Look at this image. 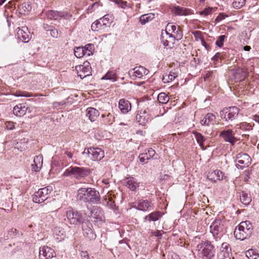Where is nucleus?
Returning a JSON list of instances; mask_svg holds the SVG:
<instances>
[{
    "instance_id": "nucleus-1",
    "label": "nucleus",
    "mask_w": 259,
    "mask_h": 259,
    "mask_svg": "<svg viewBox=\"0 0 259 259\" xmlns=\"http://www.w3.org/2000/svg\"><path fill=\"white\" fill-rule=\"evenodd\" d=\"M76 198L79 201L91 204H99L101 203L100 193L94 188H79L77 191Z\"/></svg>"
},
{
    "instance_id": "nucleus-2",
    "label": "nucleus",
    "mask_w": 259,
    "mask_h": 259,
    "mask_svg": "<svg viewBox=\"0 0 259 259\" xmlns=\"http://www.w3.org/2000/svg\"><path fill=\"white\" fill-rule=\"evenodd\" d=\"M253 231V226L250 222L246 221H243L236 227L234 234L235 237L240 240H244L249 238Z\"/></svg>"
},
{
    "instance_id": "nucleus-3",
    "label": "nucleus",
    "mask_w": 259,
    "mask_h": 259,
    "mask_svg": "<svg viewBox=\"0 0 259 259\" xmlns=\"http://www.w3.org/2000/svg\"><path fill=\"white\" fill-rule=\"evenodd\" d=\"M91 173V169L84 167L70 166L64 172V177L73 176L77 179L85 177Z\"/></svg>"
},
{
    "instance_id": "nucleus-4",
    "label": "nucleus",
    "mask_w": 259,
    "mask_h": 259,
    "mask_svg": "<svg viewBox=\"0 0 259 259\" xmlns=\"http://www.w3.org/2000/svg\"><path fill=\"white\" fill-rule=\"evenodd\" d=\"M65 216L66 218L64 221L70 225H77L83 223V218L82 214L71 207H69L65 211Z\"/></svg>"
},
{
    "instance_id": "nucleus-5",
    "label": "nucleus",
    "mask_w": 259,
    "mask_h": 259,
    "mask_svg": "<svg viewBox=\"0 0 259 259\" xmlns=\"http://www.w3.org/2000/svg\"><path fill=\"white\" fill-rule=\"evenodd\" d=\"M82 154H86L89 158L93 161H99L104 157V151L97 147L85 148Z\"/></svg>"
},
{
    "instance_id": "nucleus-6",
    "label": "nucleus",
    "mask_w": 259,
    "mask_h": 259,
    "mask_svg": "<svg viewBox=\"0 0 259 259\" xmlns=\"http://www.w3.org/2000/svg\"><path fill=\"white\" fill-rule=\"evenodd\" d=\"M240 109L236 107H230L221 111L220 115L226 121H233L238 117Z\"/></svg>"
},
{
    "instance_id": "nucleus-7",
    "label": "nucleus",
    "mask_w": 259,
    "mask_h": 259,
    "mask_svg": "<svg viewBox=\"0 0 259 259\" xmlns=\"http://www.w3.org/2000/svg\"><path fill=\"white\" fill-rule=\"evenodd\" d=\"M198 248H202V256L203 259H211L214 255V250L213 246L210 242L207 241L199 244Z\"/></svg>"
},
{
    "instance_id": "nucleus-8",
    "label": "nucleus",
    "mask_w": 259,
    "mask_h": 259,
    "mask_svg": "<svg viewBox=\"0 0 259 259\" xmlns=\"http://www.w3.org/2000/svg\"><path fill=\"white\" fill-rule=\"evenodd\" d=\"M52 189L51 187L39 189L32 196V200L35 203H40L44 202L48 198V194L51 193Z\"/></svg>"
},
{
    "instance_id": "nucleus-9",
    "label": "nucleus",
    "mask_w": 259,
    "mask_h": 259,
    "mask_svg": "<svg viewBox=\"0 0 259 259\" xmlns=\"http://www.w3.org/2000/svg\"><path fill=\"white\" fill-rule=\"evenodd\" d=\"M166 29H168L169 31H171V32L174 33V34H170L166 31V34L169 35V37L171 38L172 40H179L182 38L183 36V31L180 26L169 23L166 26Z\"/></svg>"
},
{
    "instance_id": "nucleus-10",
    "label": "nucleus",
    "mask_w": 259,
    "mask_h": 259,
    "mask_svg": "<svg viewBox=\"0 0 259 259\" xmlns=\"http://www.w3.org/2000/svg\"><path fill=\"white\" fill-rule=\"evenodd\" d=\"M234 133L231 129L223 130L220 134V137L231 145H234L238 139L234 136Z\"/></svg>"
},
{
    "instance_id": "nucleus-11",
    "label": "nucleus",
    "mask_w": 259,
    "mask_h": 259,
    "mask_svg": "<svg viewBox=\"0 0 259 259\" xmlns=\"http://www.w3.org/2000/svg\"><path fill=\"white\" fill-rule=\"evenodd\" d=\"M92 224L89 222H83L82 224L83 236L90 240H95L97 237L96 234L92 229Z\"/></svg>"
},
{
    "instance_id": "nucleus-12",
    "label": "nucleus",
    "mask_w": 259,
    "mask_h": 259,
    "mask_svg": "<svg viewBox=\"0 0 259 259\" xmlns=\"http://www.w3.org/2000/svg\"><path fill=\"white\" fill-rule=\"evenodd\" d=\"M39 257L40 259H49L56 255L54 249L48 246H42L39 248Z\"/></svg>"
},
{
    "instance_id": "nucleus-13",
    "label": "nucleus",
    "mask_w": 259,
    "mask_h": 259,
    "mask_svg": "<svg viewBox=\"0 0 259 259\" xmlns=\"http://www.w3.org/2000/svg\"><path fill=\"white\" fill-rule=\"evenodd\" d=\"M17 35L19 39L23 42H28L31 38L30 33L27 27H22V28H18Z\"/></svg>"
},
{
    "instance_id": "nucleus-14",
    "label": "nucleus",
    "mask_w": 259,
    "mask_h": 259,
    "mask_svg": "<svg viewBox=\"0 0 259 259\" xmlns=\"http://www.w3.org/2000/svg\"><path fill=\"white\" fill-rule=\"evenodd\" d=\"M223 225L220 219H215L210 226V232L214 237L217 236L223 230Z\"/></svg>"
},
{
    "instance_id": "nucleus-15",
    "label": "nucleus",
    "mask_w": 259,
    "mask_h": 259,
    "mask_svg": "<svg viewBox=\"0 0 259 259\" xmlns=\"http://www.w3.org/2000/svg\"><path fill=\"white\" fill-rule=\"evenodd\" d=\"M149 71L145 67L142 66L136 67L133 70H131L128 72L130 76L132 74L133 79H135V77L141 78L143 75L148 74Z\"/></svg>"
},
{
    "instance_id": "nucleus-16",
    "label": "nucleus",
    "mask_w": 259,
    "mask_h": 259,
    "mask_svg": "<svg viewBox=\"0 0 259 259\" xmlns=\"http://www.w3.org/2000/svg\"><path fill=\"white\" fill-rule=\"evenodd\" d=\"M221 249V252L220 254V259H231L232 256L231 248L228 243H223Z\"/></svg>"
},
{
    "instance_id": "nucleus-17",
    "label": "nucleus",
    "mask_w": 259,
    "mask_h": 259,
    "mask_svg": "<svg viewBox=\"0 0 259 259\" xmlns=\"http://www.w3.org/2000/svg\"><path fill=\"white\" fill-rule=\"evenodd\" d=\"M238 163L236 164L238 168L243 169L248 166L250 164V157L246 153L242 154L240 157H237Z\"/></svg>"
},
{
    "instance_id": "nucleus-18",
    "label": "nucleus",
    "mask_w": 259,
    "mask_h": 259,
    "mask_svg": "<svg viewBox=\"0 0 259 259\" xmlns=\"http://www.w3.org/2000/svg\"><path fill=\"white\" fill-rule=\"evenodd\" d=\"M152 201L151 200L141 199L137 202V209L142 211H150L152 209Z\"/></svg>"
},
{
    "instance_id": "nucleus-19",
    "label": "nucleus",
    "mask_w": 259,
    "mask_h": 259,
    "mask_svg": "<svg viewBox=\"0 0 259 259\" xmlns=\"http://www.w3.org/2000/svg\"><path fill=\"white\" fill-rule=\"evenodd\" d=\"M68 13L65 12H59L54 10H50L47 12L46 15L47 18L50 20H56L59 17H67Z\"/></svg>"
},
{
    "instance_id": "nucleus-20",
    "label": "nucleus",
    "mask_w": 259,
    "mask_h": 259,
    "mask_svg": "<svg viewBox=\"0 0 259 259\" xmlns=\"http://www.w3.org/2000/svg\"><path fill=\"white\" fill-rule=\"evenodd\" d=\"M28 107L24 104H19L13 108V113L17 116H22L26 114Z\"/></svg>"
},
{
    "instance_id": "nucleus-21",
    "label": "nucleus",
    "mask_w": 259,
    "mask_h": 259,
    "mask_svg": "<svg viewBox=\"0 0 259 259\" xmlns=\"http://www.w3.org/2000/svg\"><path fill=\"white\" fill-rule=\"evenodd\" d=\"M125 186L133 191L139 188L140 183L134 177H129L126 179Z\"/></svg>"
},
{
    "instance_id": "nucleus-22",
    "label": "nucleus",
    "mask_w": 259,
    "mask_h": 259,
    "mask_svg": "<svg viewBox=\"0 0 259 259\" xmlns=\"http://www.w3.org/2000/svg\"><path fill=\"white\" fill-rule=\"evenodd\" d=\"M172 12L177 16H186L190 14V10L184 7L176 6L171 9Z\"/></svg>"
},
{
    "instance_id": "nucleus-23",
    "label": "nucleus",
    "mask_w": 259,
    "mask_h": 259,
    "mask_svg": "<svg viewBox=\"0 0 259 259\" xmlns=\"http://www.w3.org/2000/svg\"><path fill=\"white\" fill-rule=\"evenodd\" d=\"M118 107L121 112L123 113H126L131 109V103L128 101L124 99L119 100Z\"/></svg>"
},
{
    "instance_id": "nucleus-24",
    "label": "nucleus",
    "mask_w": 259,
    "mask_h": 259,
    "mask_svg": "<svg viewBox=\"0 0 259 259\" xmlns=\"http://www.w3.org/2000/svg\"><path fill=\"white\" fill-rule=\"evenodd\" d=\"M18 9L20 14L27 15L32 9L31 4L30 2H24L18 6Z\"/></svg>"
},
{
    "instance_id": "nucleus-25",
    "label": "nucleus",
    "mask_w": 259,
    "mask_h": 259,
    "mask_svg": "<svg viewBox=\"0 0 259 259\" xmlns=\"http://www.w3.org/2000/svg\"><path fill=\"white\" fill-rule=\"evenodd\" d=\"M215 121V115L212 113H208L201 120L200 123L202 125H209V124H213Z\"/></svg>"
},
{
    "instance_id": "nucleus-26",
    "label": "nucleus",
    "mask_w": 259,
    "mask_h": 259,
    "mask_svg": "<svg viewBox=\"0 0 259 259\" xmlns=\"http://www.w3.org/2000/svg\"><path fill=\"white\" fill-rule=\"evenodd\" d=\"M162 214L159 211L152 212L144 217L145 221H147L149 222H155L159 220L162 217Z\"/></svg>"
},
{
    "instance_id": "nucleus-27",
    "label": "nucleus",
    "mask_w": 259,
    "mask_h": 259,
    "mask_svg": "<svg viewBox=\"0 0 259 259\" xmlns=\"http://www.w3.org/2000/svg\"><path fill=\"white\" fill-rule=\"evenodd\" d=\"M87 115L89 117L91 121H94L100 115L99 111L96 109L90 107L87 110Z\"/></svg>"
},
{
    "instance_id": "nucleus-28",
    "label": "nucleus",
    "mask_w": 259,
    "mask_h": 259,
    "mask_svg": "<svg viewBox=\"0 0 259 259\" xmlns=\"http://www.w3.org/2000/svg\"><path fill=\"white\" fill-rule=\"evenodd\" d=\"M241 202L244 205H248L251 201L250 194L245 191H242L240 194Z\"/></svg>"
},
{
    "instance_id": "nucleus-29",
    "label": "nucleus",
    "mask_w": 259,
    "mask_h": 259,
    "mask_svg": "<svg viewBox=\"0 0 259 259\" xmlns=\"http://www.w3.org/2000/svg\"><path fill=\"white\" fill-rule=\"evenodd\" d=\"M101 117L103 118L102 122L105 125H111L114 121V116L110 113H108L107 114H103Z\"/></svg>"
},
{
    "instance_id": "nucleus-30",
    "label": "nucleus",
    "mask_w": 259,
    "mask_h": 259,
    "mask_svg": "<svg viewBox=\"0 0 259 259\" xmlns=\"http://www.w3.org/2000/svg\"><path fill=\"white\" fill-rule=\"evenodd\" d=\"M79 68L80 71H81V72L83 73V74L78 73V76L81 78H83L90 75L91 67L88 64L84 66H79Z\"/></svg>"
},
{
    "instance_id": "nucleus-31",
    "label": "nucleus",
    "mask_w": 259,
    "mask_h": 259,
    "mask_svg": "<svg viewBox=\"0 0 259 259\" xmlns=\"http://www.w3.org/2000/svg\"><path fill=\"white\" fill-rule=\"evenodd\" d=\"M93 217L98 220H102L103 216V210L101 208L95 206L91 211Z\"/></svg>"
},
{
    "instance_id": "nucleus-32",
    "label": "nucleus",
    "mask_w": 259,
    "mask_h": 259,
    "mask_svg": "<svg viewBox=\"0 0 259 259\" xmlns=\"http://www.w3.org/2000/svg\"><path fill=\"white\" fill-rule=\"evenodd\" d=\"M193 134L195 136V138L196 139L197 143L199 144L200 147L202 150H205L204 146V142L205 141L206 138L200 133L197 132H194Z\"/></svg>"
},
{
    "instance_id": "nucleus-33",
    "label": "nucleus",
    "mask_w": 259,
    "mask_h": 259,
    "mask_svg": "<svg viewBox=\"0 0 259 259\" xmlns=\"http://www.w3.org/2000/svg\"><path fill=\"white\" fill-rule=\"evenodd\" d=\"M154 18V14L153 13L147 14L142 15L140 17V22L142 25L145 24L147 22L153 20Z\"/></svg>"
},
{
    "instance_id": "nucleus-34",
    "label": "nucleus",
    "mask_w": 259,
    "mask_h": 259,
    "mask_svg": "<svg viewBox=\"0 0 259 259\" xmlns=\"http://www.w3.org/2000/svg\"><path fill=\"white\" fill-rule=\"evenodd\" d=\"M246 256L249 259H258L259 254L253 249H250L246 251Z\"/></svg>"
},
{
    "instance_id": "nucleus-35",
    "label": "nucleus",
    "mask_w": 259,
    "mask_h": 259,
    "mask_svg": "<svg viewBox=\"0 0 259 259\" xmlns=\"http://www.w3.org/2000/svg\"><path fill=\"white\" fill-rule=\"evenodd\" d=\"M102 79H107L114 82L117 80L116 73L113 71H108L102 77Z\"/></svg>"
},
{
    "instance_id": "nucleus-36",
    "label": "nucleus",
    "mask_w": 259,
    "mask_h": 259,
    "mask_svg": "<svg viewBox=\"0 0 259 259\" xmlns=\"http://www.w3.org/2000/svg\"><path fill=\"white\" fill-rule=\"evenodd\" d=\"M169 97L165 93L162 92L159 94L157 100L161 104H166L169 101Z\"/></svg>"
},
{
    "instance_id": "nucleus-37",
    "label": "nucleus",
    "mask_w": 259,
    "mask_h": 259,
    "mask_svg": "<svg viewBox=\"0 0 259 259\" xmlns=\"http://www.w3.org/2000/svg\"><path fill=\"white\" fill-rule=\"evenodd\" d=\"M74 54L78 58H81L85 55L83 47H75L74 49Z\"/></svg>"
},
{
    "instance_id": "nucleus-38",
    "label": "nucleus",
    "mask_w": 259,
    "mask_h": 259,
    "mask_svg": "<svg viewBox=\"0 0 259 259\" xmlns=\"http://www.w3.org/2000/svg\"><path fill=\"white\" fill-rule=\"evenodd\" d=\"M237 126H238V128L244 131H250L252 129V126L246 122H241L239 124H237Z\"/></svg>"
},
{
    "instance_id": "nucleus-39",
    "label": "nucleus",
    "mask_w": 259,
    "mask_h": 259,
    "mask_svg": "<svg viewBox=\"0 0 259 259\" xmlns=\"http://www.w3.org/2000/svg\"><path fill=\"white\" fill-rule=\"evenodd\" d=\"M42 160L43 158L41 155L36 156L34 157L33 164H36V167H37L36 169H38V168H41L42 165Z\"/></svg>"
},
{
    "instance_id": "nucleus-40",
    "label": "nucleus",
    "mask_w": 259,
    "mask_h": 259,
    "mask_svg": "<svg viewBox=\"0 0 259 259\" xmlns=\"http://www.w3.org/2000/svg\"><path fill=\"white\" fill-rule=\"evenodd\" d=\"M246 0H234L233 7L235 9H240L244 6Z\"/></svg>"
},
{
    "instance_id": "nucleus-41",
    "label": "nucleus",
    "mask_w": 259,
    "mask_h": 259,
    "mask_svg": "<svg viewBox=\"0 0 259 259\" xmlns=\"http://www.w3.org/2000/svg\"><path fill=\"white\" fill-rule=\"evenodd\" d=\"M103 24L100 20H97L94 22L91 25V29L93 31H96L98 29H102Z\"/></svg>"
},
{
    "instance_id": "nucleus-42",
    "label": "nucleus",
    "mask_w": 259,
    "mask_h": 259,
    "mask_svg": "<svg viewBox=\"0 0 259 259\" xmlns=\"http://www.w3.org/2000/svg\"><path fill=\"white\" fill-rule=\"evenodd\" d=\"M226 38V36L222 35L219 36L215 42V45L220 48H222L224 45L225 39Z\"/></svg>"
},
{
    "instance_id": "nucleus-43",
    "label": "nucleus",
    "mask_w": 259,
    "mask_h": 259,
    "mask_svg": "<svg viewBox=\"0 0 259 259\" xmlns=\"http://www.w3.org/2000/svg\"><path fill=\"white\" fill-rule=\"evenodd\" d=\"M84 53H87V52L88 51V56H90L91 55L93 54V51L94 50V46L92 44H88L86 45L84 47H83Z\"/></svg>"
},
{
    "instance_id": "nucleus-44",
    "label": "nucleus",
    "mask_w": 259,
    "mask_h": 259,
    "mask_svg": "<svg viewBox=\"0 0 259 259\" xmlns=\"http://www.w3.org/2000/svg\"><path fill=\"white\" fill-rule=\"evenodd\" d=\"M15 96L17 97H32V94L25 91H18L16 92Z\"/></svg>"
},
{
    "instance_id": "nucleus-45",
    "label": "nucleus",
    "mask_w": 259,
    "mask_h": 259,
    "mask_svg": "<svg viewBox=\"0 0 259 259\" xmlns=\"http://www.w3.org/2000/svg\"><path fill=\"white\" fill-rule=\"evenodd\" d=\"M99 20L102 23L103 25L105 26H106L107 25H108L110 23L109 22L110 20H109V18H108V15H105L102 18H100Z\"/></svg>"
},
{
    "instance_id": "nucleus-46",
    "label": "nucleus",
    "mask_w": 259,
    "mask_h": 259,
    "mask_svg": "<svg viewBox=\"0 0 259 259\" xmlns=\"http://www.w3.org/2000/svg\"><path fill=\"white\" fill-rule=\"evenodd\" d=\"M236 73L237 74H241V76L240 77V80H243L246 77V72L242 68H238L237 70Z\"/></svg>"
},
{
    "instance_id": "nucleus-47",
    "label": "nucleus",
    "mask_w": 259,
    "mask_h": 259,
    "mask_svg": "<svg viewBox=\"0 0 259 259\" xmlns=\"http://www.w3.org/2000/svg\"><path fill=\"white\" fill-rule=\"evenodd\" d=\"M113 2L121 8L124 9L127 6V2L122 0H113Z\"/></svg>"
},
{
    "instance_id": "nucleus-48",
    "label": "nucleus",
    "mask_w": 259,
    "mask_h": 259,
    "mask_svg": "<svg viewBox=\"0 0 259 259\" xmlns=\"http://www.w3.org/2000/svg\"><path fill=\"white\" fill-rule=\"evenodd\" d=\"M139 158L140 159V161L142 163H146L147 162L146 160H149V157L147 156V154L145 153L140 154L139 156Z\"/></svg>"
},
{
    "instance_id": "nucleus-49",
    "label": "nucleus",
    "mask_w": 259,
    "mask_h": 259,
    "mask_svg": "<svg viewBox=\"0 0 259 259\" xmlns=\"http://www.w3.org/2000/svg\"><path fill=\"white\" fill-rule=\"evenodd\" d=\"M213 175L216 176L218 180H221L223 179V172L220 170H215L213 172Z\"/></svg>"
},
{
    "instance_id": "nucleus-50",
    "label": "nucleus",
    "mask_w": 259,
    "mask_h": 259,
    "mask_svg": "<svg viewBox=\"0 0 259 259\" xmlns=\"http://www.w3.org/2000/svg\"><path fill=\"white\" fill-rule=\"evenodd\" d=\"M50 34L51 35L54 37V38H57L59 36L58 31V29L55 28L54 26L50 30Z\"/></svg>"
},
{
    "instance_id": "nucleus-51",
    "label": "nucleus",
    "mask_w": 259,
    "mask_h": 259,
    "mask_svg": "<svg viewBox=\"0 0 259 259\" xmlns=\"http://www.w3.org/2000/svg\"><path fill=\"white\" fill-rule=\"evenodd\" d=\"M5 125L6 127L9 130H13L15 128V123L13 121H7Z\"/></svg>"
},
{
    "instance_id": "nucleus-52",
    "label": "nucleus",
    "mask_w": 259,
    "mask_h": 259,
    "mask_svg": "<svg viewBox=\"0 0 259 259\" xmlns=\"http://www.w3.org/2000/svg\"><path fill=\"white\" fill-rule=\"evenodd\" d=\"M222 56L221 55V53H217L212 58V60L213 61V63L216 64V63L218 61L219 59H221Z\"/></svg>"
},
{
    "instance_id": "nucleus-53",
    "label": "nucleus",
    "mask_w": 259,
    "mask_h": 259,
    "mask_svg": "<svg viewBox=\"0 0 259 259\" xmlns=\"http://www.w3.org/2000/svg\"><path fill=\"white\" fill-rule=\"evenodd\" d=\"M100 6H101L100 4V2H96L94 3H93L92 5H91L89 8V10H94L95 8H98Z\"/></svg>"
},
{
    "instance_id": "nucleus-54",
    "label": "nucleus",
    "mask_w": 259,
    "mask_h": 259,
    "mask_svg": "<svg viewBox=\"0 0 259 259\" xmlns=\"http://www.w3.org/2000/svg\"><path fill=\"white\" fill-rule=\"evenodd\" d=\"M107 199L106 198L104 199L105 202H106V204L113 208L115 205L114 202L111 199H109L108 201H107Z\"/></svg>"
},
{
    "instance_id": "nucleus-55",
    "label": "nucleus",
    "mask_w": 259,
    "mask_h": 259,
    "mask_svg": "<svg viewBox=\"0 0 259 259\" xmlns=\"http://www.w3.org/2000/svg\"><path fill=\"white\" fill-rule=\"evenodd\" d=\"M145 154H147V156L149 157V159H150L154 156L155 154V151L152 148H150L148 150V152Z\"/></svg>"
},
{
    "instance_id": "nucleus-56",
    "label": "nucleus",
    "mask_w": 259,
    "mask_h": 259,
    "mask_svg": "<svg viewBox=\"0 0 259 259\" xmlns=\"http://www.w3.org/2000/svg\"><path fill=\"white\" fill-rule=\"evenodd\" d=\"M212 11V8H205L203 11L200 12V15H204L205 16L208 15Z\"/></svg>"
},
{
    "instance_id": "nucleus-57",
    "label": "nucleus",
    "mask_w": 259,
    "mask_h": 259,
    "mask_svg": "<svg viewBox=\"0 0 259 259\" xmlns=\"http://www.w3.org/2000/svg\"><path fill=\"white\" fill-rule=\"evenodd\" d=\"M227 16V15H225L223 13H221L217 17L215 21L217 22H220L224 19Z\"/></svg>"
},
{
    "instance_id": "nucleus-58",
    "label": "nucleus",
    "mask_w": 259,
    "mask_h": 259,
    "mask_svg": "<svg viewBox=\"0 0 259 259\" xmlns=\"http://www.w3.org/2000/svg\"><path fill=\"white\" fill-rule=\"evenodd\" d=\"M80 255L82 259H90L89 255L87 251H81Z\"/></svg>"
},
{
    "instance_id": "nucleus-59",
    "label": "nucleus",
    "mask_w": 259,
    "mask_h": 259,
    "mask_svg": "<svg viewBox=\"0 0 259 259\" xmlns=\"http://www.w3.org/2000/svg\"><path fill=\"white\" fill-rule=\"evenodd\" d=\"M151 233L153 235H154L156 237H161L162 236V234L161 233L160 231L159 230L152 231Z\"/></svg>"
},
{
    "instance_id": "nucleus-60",
    "label": "nucleus",
    "mask_w": 259,
    "mask_h": 259,
    "mask_svg": "<svg viewBox=\"0 0 259 259\" xmlns=\"http://www.w3.org/2000/svg\"><path fill=\"white\" fill-rule=\"evenodd\" d=\"M53 26L49 25L47 24H44L43 25L44 29L47 31H50L51 28H52Z\"/></svg>"
},
{
    "instance_id": "nucleus-61",
    "label": "nucleus",
    "mask_w": 259,
    "mask_h": 259,
    "mask_svg": "<svg viewBox=\"0 0 259 259\" xmlns=\"http://www.w3.org/2000/svg\"><path fill=\"white\" fill-rule=\"evenodd\" d=\"M176 77H177V75H176L175 73H171V72H170L168 76V78L169 79V80L168 81H169V80L172 81L173 80L175 79V78Z\"/></svg>"
},
{
    "instance_id": "nucleus-62",
    "label": "nucleus",
    "mask_w": 259,
    "mask_h": 259,
    "mask_svg": "<svg viewBox=\"0 0 259 259\" xmlns=\"http://www.w3.org/2000/svg\"><path fill=\"white\" fill-rule=\"evenodd\" d=\"M201 40L202 46H203L206 49L208 50L209 46L207 44L203 37L201 38Z\"/></svg>"
},
{
    "instance_id": "nucleus-63",
    "label": "nucleus",
    "mask_w": 259,
    "mask_h": 259,
    "mask_svg": "<svg viewBox=\"0 0 259 259\" xmlns=\"http://www.w3.org/2000/svg\"><path fill=\"white\" fill-rule=\"evenodd\" d=\"M16 1L15 0H13L11 2H10L8 4V5L10 6V8H13V6L15 8V5H16Z\"/></svg>"
},
{
    "instance_id": "nucleus-64",
    "label": "nucleus",
    "mask_w": 259,
    "mask_h": 259,
    "mask_svg": "<svg viewBox=\"0 0 259 259\" xmlns=\"http://www.w3.org/2000/svg\"><path fill=\"white\" fill-rule=\"evenodd\" d=\"M253 119L259 123V115H254L253 116Z\"/></svg>"
}]
</instances>
